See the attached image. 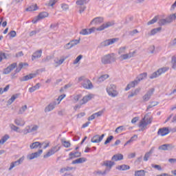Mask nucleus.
Listing matches in <instances>:
<instances>
[{"mask_svg": "<svg viewBox=\"0 0 176 176\" xmlns=\"http://www.w3.org/2000/svg\"><path fill=\"white\" fill-rule=\"evenodd\" d=\"M146 76H148V74L146 72L139 74L135 80L131 81L129 84L126 85V87L125 88V91H128V90H130L131 87H135V86L138 85L141 80L146 79Z\"/></svg>", "mask_w": 176, "mask_h": 176, "instance_id": "1", "label": "nucleus"}, {"mask_svg": "<svg viewBox=\"0 0 176 176\" xmlns=\"http://www.w3.org/2000/svg\"><path fill=\"white\" fill-rule=\"evenodd\" d=\"M115 61H116V58L113 53L104 55L101 58V62L104 65L107 64H112V63H115Z\"/></svg>", "mask_w": 176, "mask_h": 176, "instance_id": "2", "label": "nucleus"}, {"mask_svg": "<svg viewBox=\"0 0 176 176\" xmlns=\"http://www.w3.org/2000/svg\"><path fill=\"white\" fill-rule=\"evenodd\" d=\"M106 91L110 97H118L119 92L117 90L116 85L111 84L107 87Z\"/></svg>", "mask_w": 176, "mask_h": 176, "instance_id": "3", "label": "nucleus"}, {"mask_svg": "<svg viewBox=\"0 0 176 176\" xmlns=\"http://www.w3.org/2000/svg\"><path fill=\"white\" fill-rule=\"evenodd\" d=\"M175 14H170L169 16L166 19H160L158 21L159 25H166V24H170V23H173L174 20H175Z\"/></svg>", "mask_w": 176, "mask_h": 176, "instance_id": "4", "label": "nucleus"}, {"mask_svg": "<svg viewBox=\"0 0 176 176\" xmlns=\"http://www.w3.org/2000/svg\"><path fill=\"white\" fill-rule=\"evenodd\" d=\"M167 71H168V67L160 68L157 71L151 74L149 78L150 79H155V78H157V76H160V75L165 74Z\"/></svg>", "mask_w": 176, "mask_h": 176, "instance_id": "5", "label": "nucleus"}, {"mask_svg": "<svg viewBox=\"0 0 176 176\" xmlns=\"http://www.w3.org/2000/svg\"><path fill=\"white\" fill-rule=\"evenodd\" d=\"M78 43H80V38H79L78 40L71 41L69 43L65 45L64 49H65L66 50L72 49V47H74V46H76V45H78Z\"/></svg>", "mask_w": 176, "mask_h": 176, "instance_id": "6", "label": "nucleus"}, {"mask_svg": "<svg viewBox=\"0 0 176 176\" xmlns=\"http://www.w3.org/2000/svg\"><path fill=\"white\" fill-rule=\"evenodd\" d=\"M113 25H115V21H108L105 23H103L102 25H100L96 30H97V31H104V30H105L106 28H109V27H112Z\"/></svg>", "mask_w": 176, "mask_h": 176, "instance_id": "7", "label": "nucleus"}, {"mask_svg": "<svg viewBox=\"0 0 176 176\" xmlns=\"http://www.w3.org/2000/svg\"><path fill=\"white\" fill-rule=\"evenodd\" d=\"M60 151V146H56L52 147L45 155H43L44 159H47L52 155H54L56 152H58Z\"/></svg>", "mask_w": 176, "mask_h": 176, "instance_id": "8", "label": "nucleus"}, {"mask_svg": "<svg viewBox=\"0 0 176 176\" xmlns=\"http://www.w3.org/2000/svg\"><path fill=\"white\" fill-rule=\"evenodd\" d=\"M48 16H49V13H47V12H41L40 14H38L36 18H34L32 21V23H33V24H36V23H38L39 20H42V19H45V17H48Z\"/></svg>", "mask_w": 176, "mask_h": 176, "instance_id": "9", "label": "nucleus"}, {"mask_svg": "<svg viewBox=\"0 0 176 176\" xmlns=\"http://www.w3.org/2000/svg\"><path fill=\"white\" fill-rule=\"evenodd\" d=\"M153 93H155V88L150 89L143 96V101L144 102H146L148 100H151V97L153 95Z\"/></svg>", "mask_w": 176, "mask_h": 176, "instance_id": "10", "label": "nucleus"}, {"mask_svg": "<svg viewBox=\"0 0 176 176\" xmlns=\"http://www.w3.org/2000/svg\"><path fill=\"white\" fill-rule=\"evenodd\" d=\"M175 148V145L172 144H165L158 147L159 151H173Z\"/></svg>", "mask_w": 176, "mask_h": 176, "instance_id": "11", "label": "nucleus"}, {"mask_svg": "<svg viewBox=\"0 0 176 176\" xmlns=\"http://www.w3.org/2000/svg\"><path fill=\"white\" fill-rule=\"evenodd\" d=\"M23 162H24V157L19 158L18 160L15 162H12L10 164L9 171H11V170H13L14 167H17V166H20V164H21Z\"/></svg>", "mask_w": 176, "mask_h": 176, "instance_id": "12", "label": "nucleus"}, {"mask_svg": "<svg viewBox=\"0 0 176 176\" xmlns=\"http://www.w3.org/2000/svg\"><path fill=\"white\" fill-rule=\"evenodd\" d=\"M105 137V134H102L100 136V135H95L91 140V142L94 144H100L104 138Z\"/></svg>", "mask_w": 176, "mask_h": 176, "instance_id": "13", "label": "nucleus"}, {"mask_svg": "<svg viewBox=\"0 0 176 176\" xmlns=\"http://www.w3.org/2000/svg\"><path fill=\"white\" fill-rule=\"evenodd\" d=\"M43 152V150H38L35 153H32V154L28 155L27 159L28 160H32L34 159H36V157H39L41 155H42Z\"/></svg>", "mask_w": 176, "mask_h": 176, "instance_id": "14", "label": "nucleus"}, {"mask_svg": "<svg viewBox=\"0 0 176 176\" xmlns=\"http://www.w3.org/2000/svg\"><path fill=\"white\" fill-rule=\"evenodd\" d=\"M16 67H17L16 63H12L7 68L3 69V74L4 75H8V74H10V72H12V71H13L14 68H16Z\"/></svg>", "mask_w": 176, "mask_h": 176, "instance_id": "15", "label": "nucleus"}, {"mask_svg": "<svg viewBox=\"0 0 176 176\" xmlns=\"http://www.w3.org/2000/svg\"><path fill=\"white\" fill-rule=\"evenodd\" d=\"M118 41H119V38H118L107 39L101 43V46H103V47L109 46L110 45H113L115 42H118Z\"/></svg>", "mask_w": 176, "mask_h": 176, "instance_id": "16", "label": "nucleus"}, {"mask_svg": "<svg viewBox=\"0 0 176 176\" xmlns=\"http://www.w3.org/2000/svg\"><path fill=\"white\" fill-rule=\"evenodd\" d=\"M82 86L84 87V89H87V90L93 89L94 87L93 83H91V81H90V80L88 78L84 79Z\"/></svg>", "mask_w": 176, "mask_h": 176, "instance_id": "17", "label": "nucleus"}, {"mask_svg": "<svg viewBox=\"0 0 176 176\" xmlns=\"http://www.w3.org/2000/svg\"><path fill=\"white\" fill-rule=\"evenodd\" d=\"M135 54V51H133V52H129V54H121L119 57V59L120 61H123L124 60H129V58H131Z\"/></svg>", "mask_w": 176, "mask_h": 176, "instance_id": "18", "label": "nucleus"}, {"mask_svg": "<svg viewBox=\"0 0 176 176\" xmlns=\"http://www.w3.org/2000/svg\"><path fill=\"white\" fill-rule=\"evenodd\" d=\"M93 97H94V94H89V95L84 96L82 98V99L81 100H80V105H85V104L89 102V101H90V100H91V98H93Z\"/></svg>", "mask_w": 176, "mask_h": 176, "instance_id": "19", "label": "nucleus"}, {"mask_svg": "<svg viewBox=\"0 0 176 176\" xmlns=\"http://www.w3.org/2000/svg\"><path fill=\"white\" fill-rule=\"evenodd\" d=\"M102 166H105L107 168L106 171H111V168L115 166V162L109 160L104 161Z\"/></svg>", "mask_w": 176, "mask_h": 176, "instance_id": "20", "label": "nucleus"}, {"mask_svg": "<svg viewBox=\"0 0 176 176\" xmlns=\"http://www.w3.org/2000/svg\"><path fill=\"white\" fill-rule=\"evenodd\" d=\"M102 23H104V18L99 16V17H96L95 19H94L90 24L91 25H93V24H94V25H99V24H101Z\"/></svg>", "mask_w": 176, "mask_h": 176, "instance_id": "21", "label": "nucleus"}, {"mask_svg": "<svg viewBox=\"0 0 176 176\" xmlns=\"http://www.w3.org/2000/svg\"><path fill=\"white\" fill-rule=\"evenodd\" d=\"M36 77V74H30L26 75L19 79L21 82H27V80H30V79H34V78Z\"/></svg>", "mask_w": 176, "mask_h": 176, "instance_id": "22", "label": "nucleus"}, {"mask_svg": "<svg viewBox=\"0 0 176 176\" xmlns=\"http://www.w3.org/2000/svg\"><path fill=\"white\" fill-rule=\"evenodd\" d=\"M56 105H57V102L54 101L51 103H50L45 108V112H50L51 111H53L54 108H56Z\"/></svg>", "mask_w": 176, "mask_h": 176, "instance_id": "23", "label": "nucleus"}, {"mask_svg": "<svg viewBox=\"0 0 176 176\" xmlns=\"http://www.w3.org/2000/svg\"><path fill=\"white\" fill-rule=\"evenodd\" d=\"M168 133H170L168 128L164 127V128H161L158 130L157 135H162V137H164V135H167V134H168Z\"/></svg>", "mask_w": 176, "mask_h": 176, "instance_id": "24", "label": "nucleus"}, {"mask_svg": "<svg viewBox=\"0 0 176 176\" xmlns=\"http://www.w3.org/2000/svg\"><path fill=\"white\" fill-rule=\"evenodd\" d=\"M44 144L45 143H41L39 142H35L32 143L30 145V149H36L38 148H42V146H43Z\"/></svg>", "mask_w": 176, "mask_h": 176, "instance_id": "25", "label": "nucleus"}, {"mask_svg": "<svg viewBox=\"0 0 176 176\" xmlns=\"http://www.w3.org/2000/svg\"><path fill=\"white\" fill-rule=\"evenodd\" d=\"M69 160H72V159H75V157H80V156H82V153L78 151H76L74 153L71 152L69 153Z\"/></svg>", "mask_w": 176, "mask_h": 176, "instance_id": "26", "label": "nucleus"}, {"mask_svg": "<svg viewBox=\"0 0 176 176\" xmlns=\"http://www.w3.org/2000/svg\"><path fill=\"white\" fill-rule=\"evenodd\" d=\"M154 151H155V147H152L148 152L145 153L144 157V162H148V160H149V157H151V156H152V153H153Z\"/></svg>", "mask_w": 176, "mask_h": 176, "instance_id": "27", "label": "nucleus"}, {"mask_svg": "<svg viewBox=\"0 0 176 176\" xmlns=\"http://www.w3.org/2000/svg\"><path fill=\"white\" fill-rule=\"evenodd\" d=\"M14 122L16 126H21V127L25 124V121H24L21 118H16Z\"/></svg>", "mask_w": 176, "mask_h": 176, "instance_id": "28", "label": "nucleus"}, {"mask_svg": "<svg viewBox=\"0 0 176 176\" xmlns=\"http://www.w3.org/2000/svg\"><path fill=\"white\" fill-rule=\"evenodd\" d=\"M42 56V50H37L32 56V60L34 61L36 58H40Z\"/></svg>", "mask_w": 176, "mask_h": 176, "instance_id": "29", "label": "nucleus"}, {"mask_svg": "<svg viewBox=\"0 0 176 176\" xmlns=\"http://www.w3.org/2000/svg\"><path fill=\"white\" fill-rule=\"evenodd\" d=\"M116 168L120 171H126V170H130V166L126 164L118 165L116 167Z\"/></svg>", "mask_w": 176, "mask_h": 176, "instance_id": "30", "label": "nucleus"}, {"mask_svg": "<svg viewBox=\"0 0 176 176\" xmlns=\"http://www.w3.org/2000/svg\"><path fill=\"white\" fill-rule=\"evenodd\" d=\"M113 162H119L123 160V155L120 153L116 154L111 157Z\"/></svg>", "mask_w": 176, "mask_h": 176, "instance_id": "31", "label": "nucleus"}, {"mask_svg": "<svg viewBox=\"0 0 176 176\" xmlns=\"http://www.w3.org/2000/svg\"><path fill=\"white\" fill-rule=\"evenodd\" d=\"M19 94H16L12 96L11 98H10L7 103L8 104V105H12V104H13V102H14V101L16 100V98H19Z\"/></svg>", "mask_w": 176, "mask_h": 176, "instance_id": "32", "label": "nucleus"}, {"mask_svg": "<svg viewBox=\"0 0 176 176\" xmlns=\"http://www.w3.org/2000/svg\"><path fill=\"white\" fill-rule=\"evenodd\" d=\"M147 117H148V114L145 115L142 120L140 121L139 124V127H142L144 129V127H146V126H148V122L146 120Z\"/></svg>", "mask_w": 176, "mask_h": 176, "instance_id": "33", "label": "nucleus"}, {"mask_svg": "<svg viewBox=\"0 0 176 176\" xmlns=\"http://www.w3.org/2000/svg\"><path fill=\"white\" fill-rule=\"evenodd\" d=\"M141 91V88H137L134 91L131 92V94L128 96V98H131V97H134L135 96H138V94Z\"/></svg>", "mask_w": 176, "mask_h": 176, "instance_id": "34", "label": "nucleus"}, {"mask_svg": "<svg viewBox=\"0 0 176 176\" xmlns=\"http://www.w3.org/2000/svg\"><path fill=\"white\" fill-rule=\"evenodd\" d=\"M108 78H109V75H108V74H103V75L100 76L98 78V83H102V82H104V80H107V79H108Z\"/></svg>", "mask_w": 176, "mask_h": 176, "instance_id": "35", "label": "nucleus"}, {"mask_svg": "<svg viewBox=\"0 0 176 176\" xmlns=\"http://www.w3.org/2000/svg\"><path fill=\"white\" fill-rule=\"evenodd\" d=\"M85 162H86V158L80 157L72 161V164H80V163H85Z\"/></svg>", "mask_w": 176, "mask_h": 176, "instance_id": "36", "label": "nucleus"}, {"mask_svg": "<svg viewBox=\"0 0 176 176\" xmlns=\"http://www.w3.org/2000/svg\"><path fill=\"white\" fill-rule=\"evenodd\" d=\"M39 87H41V83L38 82L36 85L30 87L29 91L30 93H34L35 90H38Z\"/></svg>", "mask_w": 176, "mask_h": 176, "instance_id": "37", "label": "nucleus"}, {"mask_svg": "<svg viewBox=\"0 0 176 176\" xmlns=\"http://www.w3.org/2000/svg\"><path fill=\"white\" fill-rule=\"evenodd\" d=\"M10 127L11 130L16 131V133H21V131H20V127L14 125V124H10Z\"/></svg>", "mask_w": 176, "mask_h": 176, "instance_id": "38", "label": "nucleus"}, {"mask_svg": "<svg viewBox=\"0 0 176 176\" xmlns=\"http://www.w3.org/2000/svg\"><path fill=\"white\" fill-rule=\"evenodd\" d=\"M89 0H77L76 5L78 6H85L87 3H89Z\"/></svg>", "mask_w": 176, "mask_h": 176, "instance_id": "39", "label": "nucleus"}, {"mask_svg": "<svg viewBox=\"0 0 176 176\" xmlns=\"http://www.w3.org/2000/svg\"><path fill=\"white\" fill-rule=\"evenodd\" d=\"M9 138H10L9 135H5L4 136H3L2 138L0 140V145H3L6 142V141L9 140Z\"/></svg>", "mask_w": 176, "mask_h": 176, "instance_id": "40", "label": "nucleus"}, {"mask_svg": "<svg viewBox=\"0 0 176 176\" xmlns=\"http://www.w3.org/2000/svg\"><path fill=\"white\" fill-rule=\"evenodd\" d=\"M35 10H38V6L36 4L30 6L29 8H26L27 12H34Z\"/></svg>", "mask_w": 176, "mask_h": 176, "instance_id": "41", "label": "nucleus"}, {"mask_svg": "<svg viewBox=\"0 0 176 176\" xmlns=\"http://www.w3.org/2000/svg\"><path fill=\"white\" fill-rule=\"evenodd\" d=\"M146 173V171H145L144 170H135V176H145Z\"/></svg>", "mask_w": 176, "mask_h": 176, "instance_id": "42", "label": "nucleus"}, {"mask_svg": "<svg viewBox=\"0 0 176 176\" xmlns=\"http://www.w3.org/2000/svg\"><path fill=\"white\" fill-rule=\"evenodd\" d=\"M122 131H126V127L124 126H120L116 129L115 133L119 134V133H122Z\"/></svg>", "mask_w": 176, "mask_h": 176, "instance_id": "43", "label": "nucleus"}, {"mask_svg": "<svg viewBox=\"0 0 176 176\" xmlns=\"http://www.w3.org/2000/svg\"><path fill=\"white\" fill-rule=\"evenodd\" d=\"M162 31V27L154 28L151 31L150 35H155L157 32H160Z\"/></svg>", "mask_w": 176, "mask_h": 176, "instance_id": "44", "label": "nucleus"}, {"mask_svg": "<svg viewBox=\"0 0 176 176\" xmlns=\"http://www.w3.org/2000/svg\"><path fill=\"white\" fill-rule=\"evenodd\" d=\"M65 60H67V57L61 58V59H60L58 60H54V63L56 64V67H58V66L61 65V64H63V63H64V61H65Z\"/></svg>", "mask_w": 176, "mask_h": 176, "instance_id": "45", "label": "nucleus"}, {"mask_svg": "<svg viewBox=\"0 0 176 176\" xmlns=\"http://www.w3.org/2000/svg\"><path fill=\"white\" fill-rule=\"evenodd\" d=\"M171 64H172V68L173 69H176V57L175 56H172L171 58Z\"/></svg>", "mask_w": 176, "mask_h": 176, "instance_id": "46", "label": "nucleus"}, {"mask_svg": "<svg viewBox=\"0 0 176 176\" xmlns=\"http://www.w3.org/2000/svg\"><path fill=\"white\" fill-rule=\"evenodd\" d=\"M61 142L63 146H65V148H69V146H71V142L68 141H66L62 139Z\"/></svg>", "mask_w": 176, "mask_h": 176, "instance_id": "47", "label": "nucleus"}, {"mask_svg": "<svg viewBox=\"0 0 176 176\" xmlns=\"http://www.w3.org/2000/svg\"><path fill=\"white\" fill-rule=\"evenodd\" d=\"M25 111H27V104H25L24 106H22L18 112V115H23V113L25 112Z\"/></svg>", "mask_w": 176, "mask_h": 176, "instance_id": "48", "label": "nucleus"}, {"mask_svg": "<svg viewBox=\"0 0 176 176\" xmlns=\"http://www.w3.org/2000/svg\"><path fill=\"white\" fill-rule=\"evenodd\" d=\"M23 134L25 135L31 132V126H27L23 131Z\"/></svg>", "mask_w": 176, "mask_h": 176, "instance_id": "49", "label": "nucleus"}, {"mask_svg": "<svg viewBox=\"0 0 176 176\" xmlns=\"http://www.w3.org/2000/svg\"><path fill=\"white\" fill-rule=\"evenodd\" d=\"M10 87V85H8L6 86V87L3 89L2 87L0 88V94H3V93L8 91Z\"/></svg>", "mask_w": 176, "mask_h": 176, "instance_id": "50", "label": "nucleus"}, {"mask_svg": "<svg viewBox=\"0 0 176 176\" xmlns=\"http://www.w3.org/2000/svg\"><path fill=\"white\" fill-rule=\"evenodd\" d=\"M82 58H83V56L82 55H79L78 56H77V58L74 60L73 64L75 65L76 64H78V63H79V61H80L82 60Z\"/></svg>", "mask_w": 176, "mask_h": 176, "instance_id": "51", "label": "nucleus"}, {"mask_svg": "<svg viewBox=\"0 0 176 176\" xmlns=\"http://www.w3.org/2000/svg\"><path fill=\"white\" fill-rule=\"evenodd\" d=\"M60 6L63 10H64V12H67V10L69 9V6H68V4L67 3H62Z\"/></svg>", "mask_w": 176, "mask_h": 176, "instance_id": "52", "label": "nucleus"}, {"mask_svg": "<svg viewBox=\"0 0 176 176\" xmlns=\"http://www.w3.org/2000/svg\"><path fill=\"white\" fill-rule=\"evenodd\" d=\"M79 34L80 35H89L90 33L89 32V29H82Z\"/></svg>", "mask_w": 176, "mask_h": 176, "instance_id": "53", "label": "nucleus"}, {"mask_svg": "<svg viewBox=\"0 0 176 176\" xmlns=\"http://www.w3.org/2000/svg\"><path fill=\"white\" fill-rule=\"evenodd\" d=\"M126 49H127V47L126 46L124 47H121L119 50H118V54H123L124 53H126Z\"/></svg>", "mask_w": 176, "mask_h": 176, "instance_id": "54", "label": "nucleus"}, {"mask_svg": "<svg viewBox=\"0 0 176 176\" xmlns=\"http://www.w3.org/2000/svg\"><path fill=\"white\" fill-rule=\"evenodd\" d=\"M112 140H113V135H110L109 136L107 140H105L104 144V145H107V144H109L111 142V141H112Z\"/></svg>", "mask_w": 176, "mask_h": 176, "instance_id": "55", "label": "nucleus"}, {"mask_svg": "<svg viewBox=\"0 0 176 176\" xmlns=\"http://www.w3.org/2000/svg\"><path fill=\"white\" fill-rule=\"evenodd\" d=\"M156 21H157V16H155L152 20L148 21L147 23V25H151L152 24H155V23H156Z\"/></svg>", "mask_w": 176, "mask_h": 176, "instance_id": "56", "label": "nucleus"}, {"mask_svg": "<svg viewBox=\"0 0 176 176\" xmlns=\"http://www.w3.org/2000/svg\"><path fill=\"white\" fill-rule=\"evenodd\" d=\"M52 60V56H47L45 58H43L42 63H49Z\"/></svg>", "mask_w": 176, "mask_h": 176, "instance_id": "57", "label": "nucleus"}, {"mask_svg": "<svg viewBox=\"0 0 176 176\" xmlns=\"http://www.w3.org/2000/svg\"><path fill=\"white\" fill-rule=\"evenodd\" d=\"M57 3L56 0H50L49 3L47 4V6H52V8Z\"/></svg>", "mask_w": 176, "mask_h": 176, "instance_id": "58", "label": "nucleus"}, {"mask_svg": "<svg viewBox=\"0 0 176 176\" xmlns=\"http://www.w3.org/2000/svg\"><path fill=\"white\" fill-rule=\"evenodd\" d=\"M6 58V54L1 52H0V61H2V60H5Z\"/></svg>", "mask_w": 176, "mask_h": 176, "instance_id": "59", "label": "nucleus"}, {"mask_svg": "<svg viewBox=\"0 0 176 176\" xmlns=\"http://www.w3.org/2000/svg\"><path fill=\"white\" fill-rule=\"evenodd\" d=\"M80 98H82V94H78L74 97V100L76 102H78V101H79V100H80Z\"/></svg>", "mask_w": 176, "mask_h": 176, "instance_id": "60", "label": "nucleus"}, {"mask_svg": "<svg viewBox=\"0 0 176 176\" xmlns=\"http://www.w3.org/2000/svg\"><path fill=\"white\" fill-rule=\"evenodd\" d=\"M8 35H10L11 38H14L16 35V31L12 30L10 32L8 33Z\"/></svg>", "mask_w": 176, "mask_h": 176, "instance_id": "61", "label": "nucleus"}, {"mask_svg": "<svg viewBox=\"0 0 176 176\" xmlns=\"http://www.w3.org/2000/svg\"><path fill=\"white\" fill-rule=\"evenodd\" d=\"M39 129V126L38 125H34L32 129L30 128L31 133H34V131H36Z\"/></svg>", "mask_w": 176, "mask_h": 176, "instance_id": "62", "label": "nucleus"}, {"mask_svg": "<svg viewBox=\"0 0 176 176\" xmlns=\"http://www.w3.org/2000/svg\"><path fill=\"white\" fill-rule=\"evenodd\" d=\"M148 50H149L150 53H151V54H153L155 53V45H151L148 47Z\"/></svg>", "mask_w": 176, "mask_h": 176, "instance_id": "63", "label": "nucleus"}, {"mask_svg": "<svg viewBox=\"0 0 176 176\" xmlns=\"http://www.w3.org/2000/svg\"><path fill=\"white\" fill-rule=\"evenodd\" d=\"M27 66L28 67V63H20L19 65V68H20L21 69H23V68L24 67V66Z\"/></svg>", "mask_w": 176, "mask_h": 176, "instance_id": "64", "label": "nucleus"}]
</instances>
